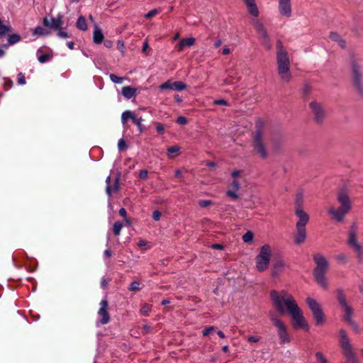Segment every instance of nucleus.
Segmentation results:
<instances>
[{"label":"nucleus","mask_w":363,"mask_h":363,"mask_svg":"<svg viewBox=\"0 0 363 363\" xmlns=\"http://www.w3.org/2000/svg\"><path fill=\"white\" fill-rule=\"evenodd\" d=\"M110 79L115 84H122L125 79L124 77H120L114 74H110Z\"/></svg>","instance_id":"nucleus-38"},{"label":"nucleus","mask_w":363,"mask_h":363,"mask_svg":"<svg viewBox=\"0 0 363 363\" xmlns=\"http://www.w3.org/2000/svg\"><path fill=\"white\" fill-rule=\"evenodd\" d=\"M99 305L100 308L98 311V315L101 317L100 323L102 325H106L110 321V315L108 312V303L107 300H102Z\"/></svg>","instance_id":"nucleus-18"},{"label":"nucleus","mask_w":363,"mask_h":363,"mask_svg":"<svg viewBox=\"0 0 363 363\" xmlns=\"http://www.w3.org/2000/svg\"><path fill=\"white\" fill-rule=\"evenodd\" d=\"M177 122L180 125H185L187 123V120L184 116H179V118H177Z\"/></svg>","instance_id":"nucleus-55"},{"label":"nucleus","mask_w":363,"mask_h":363,"mask_svg":"<svg viewBox=\"0 0 363 363\" xmlns=\"http://www.w3.org/2000/svg\"><path fill=\"white\" fill-rule=\"evenodd\" d=\"M259 339L258 336H250L247 337V340L250 342H257L259 341Z\"/></svg>","instance_id":"nucleus-58"},{"label":"nucleus","mask_w":363,"mask_h":363,"mask_svg":"<svg viewBox=\"0 0 363 363\" xmlns=\"http://www.w3.org/2000/svg\"><path fill=\"white\" fill-rule=\"evenodd\" d=\"M160 89H169V90H175V91H182L186 88V85L181 82H171L167 81L166 82L162 84L160 86Z\"/></svg>","instance_id":"nucleus-19"},{"label":"nucleus","mask_w":363,"mask_h":363,"mask_svg":"<svg viewBox=\"0 0 363 363\" xmlns=\"http://www.w3.org/2000/svg\"><path fill=\"white\" fill-rule=\"evenodd\" d=\"M77 27L82 30H86L87 29L86 20L83 16L79 17L77 22Z\"/></svg>","instance_id":"nucleus-32"},{"label":"nucleus","mask_w":363,"mask_h":363,"mask_svg":"<svg viewBox=\"0 0 363 363\" xmlns=\"http://www.w3.org/2000/svg\"><path fill=\"white\" fill-rule=\"evenodd\" d=\"M136 92L137 89L130 86H125L121 89V93L123 96L127 99H130L135 96Z\"/></svg>","instance_id":"nucleus-24"},{"label":"nucleus","mask_w":363,"mask_h":363,"mask_svg":"<svg viewBox=\"0 0 363 363\" xmlns=\"http://www.w3.org/2000/svg\"><path fill=\"white\" fill-rule=\"evenodd\" d=\"M94 42L96 44L101 43L104 40V35L99 28H96L93 35Z\"/></svg>","instance_id":"nucleus-26"},{"label":"nucleus","mask_w":363,"mask_h":363,"mask_svg":"<svg viewBox=\"0 0 363 363\" xmlns=\"http://www.w3.org/2000/svg\"><path fill=\"white\" fill-rule=\"evenodd\" d=\"M180 147L177 145L172 146L167 149L168 156L171 158L179 154Z\"/></svg>","instance_id":"nucleus-31"},{"label":"nucleus","mask_w":363,"mask_h":363,"mask_svg":"<svg viewBox=\"0 0 363 363\" xmlns=\"http://www.w3.org/2000/svg\"><path fill=\"white\" fill-rule=\"evenodd\" d=\"M50 32L41 26H37L33 31V35L34 36H46L50 35Z\"/></svg>","instance_id":"nucleus-25"},{"label":"nucleus","mask_w":363,"mask_h":363,"mask_svg":"<svg viewBox=\"0 0 363 363\" xmlns=\"http://www.w3.org/2000/svg\"><path fill=\"white\" fill-rule=\"evenodd\" d=\"M161 218V213L156 210V211H153V213H152V218L155 220H159Z\"/></svg>","instance_id":"nucleus-53"},{"label":"nucleus","mask_w":363,"mask_h":363,"mask_svg":"<svg viewBox=\"0 0 363 363\" xmlns=\"http://www.w3.org/2000/svg\"><path fill=\"white\" fill-rule=\"evenodd\" d=\"M233 77L231 74H229L228 77L224 80L225 84H233Z\"/></svg>","instance_id":"nucleus-56"},{"label":"nucleus","mask_w":363,"mask_h":363,"mask_svg":"<svg viewBox=\"0 0 363 363\" xmlns=\"http://www.w3.org/2000/svg\"><path fill=\"white\" fill-rule=\"evenodd\" d=\"M330 38L332 40L337 42L340 48H344L345 47V42L342 39V38L338 34L332 33L330 35Z\"/></svg>","instance_id":"nucleus-27"},{"label":"nucleus","mask_w":363,"mask_h":363,"mask_svg":"<svg viewBox=\"0 0 363 363\" xmlns=\"http://www.w3.org/2000/svg\"><path fill=\"white\" fill-rule=\"evenodd\" d=\"M131 120L138 126L140 133H142L144 130V125L142 124L143 121V118H137L135 114H133Z\"/></svg>","instance_id":"nucleus-30"},{"label":"nucleus","mask_w":363,"mask_h":363,"mask_svg":"<svg viewBox=\"0 0 363 363\" xmlns=\"http://www.w3.org/2000/svg\"><path fill=\"white\" fill-rule=\"evenodd\" d=\"M347 259V256L344 253H340L337 256V259L339 262H345Z\"/></svg>","instance_id":"nucleus-52"},{"label":"nucleus","mask_w":363,"mask_h":363,"mask_svg":"<svg viewBox=\"0 0 363 363\" xmlns=\"http://www.w3.org/2000/svg\"><path fill=\"white\" fill-rule=\"evenodd\" d=\"M315 357L319 363H328L327 359L324 357L323 354L320 352L315 353Z\"/></svg>","instance_id":"nucleus-39"},{"label":"nucleus","mask_w":363,"mask_h":363,"mask_svg":"<svg viewBox=\"0 0 363 363\" xmlns=\"http://www.w3.org/2000/svg\"><path fill=\"white\" fill-rule=\"evenodd\" d=\"M57 35L61 38H69V35L66 32H64V31H62V30H60L58 33H57Z\"/></svg>","instance_id":"nucleus-59"},{"label":"nucleus","mask_w":363,"mask_h":363,"mask_svg":"<svg viewBox=\"0 0 363 363\" xmlns=\"http://www.w3.org/2000/svg\"><path fill=\"white\" fill-rule=\"evenodd\" d=\"M337 301H338L340 305L341 306L342 310L345 312V315H344L345 320L347 323H349L350 324H353V321H352V314H353V309L347 303L346 298H345V295L343 294L342 290L338 289L337 291Z\"/></svg>","instance_id":"nucleus-10"},{"label":"nucleus","mask_w":363,"mask_h":363,"mask_svg":"<svg viewBox=\"0 0 363 363\" xmlns=\"http://www.w3.org/2000/svg\"><path fill=\"white\" fill-rule=\"evenodd\" d=\"M182 41L183 42L184 46L190 47L194 44L196 40L194 38H183L182 40Z\"/></svg>","instance_id":"nucleus-40"},{"label":"nucleus","mask_w":363,"mask_h":363,"mask_svg":"<svg viewBox=\"0 0 363 363\" xmlns=\"http://www.w3.org/2000/svg\"><path fill=\"white\" fill-rule=\"evenodd\" d=\"M242 238L244 242L250 243L253 240L254 234L252 231H247L242 235Z\"/></svg>","instance_id":"nucleus-35"},{"label":"nucleus","mask_w":363,"mask_h":363,"mask_svg":"<svg viewBox=\"0 0 363 363\" xmlns=\"http://www.w3.org/2000/svg\"><path fill=\"white\" fill-rule=\"evenodd\" d=\"M111 182V177H108L106 179V182L107 184V186H106V193L108 196H111V187L109 186V183Z\"/></svg>","instance_id":"nucleus-50"},{"label":"nucleus","mask_w":363,"mask_h":363,"mask_svg":"<svg viewBox=\"0 0 363 363\" xmlns=\"http://www.w3.org/2000/svg\"><path fill=\"white\" fill-rule=\"evenodd\" d=\"M52 57V54L51 52H47V53H44V54L39 55L38 57V60L40 63H45L46 62L49 61L50 60H51Z\"/></svg>","instance_id":"nucleus-33"},{"label":"nucleus","mask_w":363,"mask_h":363,"mask_svg":"<svg viewBox=\"0 0 363 363\" xmlns=\"http://www.w3.org/2000/svg\"><path fill=\"white\" fill-rule=\"evenodd\" d=\"M9 31H11V27L3 24L0 26V36L6 35Z\"/></svg>","instance_id":"nucleus-42"},{"label":"nucleus","mask_w":363,"mask_h":363,"mask_svg":"<svg viewBox=\"0 0 363 363\" xmlns=\"http://www.w3.org/2000/svg\"><path fill=\"white\" fill-rule=\"evenodd\" d=\"M133 113H132L130 111H124L121 115V122L123 124H125L128 119H132Z\"/></svg>","instance_id":"nucleus-34"},{"label":"nucleus","mask_w":363,"mask_h":363,"mask_svg":"<svg viewBox=\"0 0 363 363\" xmlns=\"http://www.w3.org/2000/svg\"><path fill=\"white\" fill-rule=\"evenodd\" d=\"M357 231H358V225L356 223H353L350 227L348 233H357Z\"/></svg>","instance_id":"nucleus-47"},{"label":"nucleus","mask_w":363,"mask_h":363,"mask_svg":"<svg viewBox=\"0 0 363 363\" xmlns=\"http://www.w3.org/2000/svg\"><path fill=\"white\" fill-rule=\"evenodd\" d=\"M306 239V227L296 225V234L294 235V242L299 245L303 243Z\"/></svg>","instance_id":"nucleus-21"},{"label":"nucleus","mask_w":363,"mask_h":363,"mask_svg":"<svg viewBox=\"0 0 363 363\" xmlns=\"http://www.w3.org/2000/svg\"><path fill=\"white\" fill-rule=\"evenodd\" d=\"M122 228H123V225L121 223H120L118 221L114 223L113 226V230L114 235L116 236L119 235Z\"/></svg>","instance_id":"nucleus-37"},{"label":"nucleus","mask_w":363,"mask_h":363,"mask_svg":"<svg viewBox=\"0 0 363 363\" xmlns=\"http://www.w3.org/2000/svg\"><path fill=\"white\" fill-rule=\"evenodd\" d=\"M314 280L317 284L323 289H327L329 284L326 274H314Z\"/></svg>","instance_id":"nucleus-22"},{"label":"nucleus","mask_w":363,"mask_h":363,"mask_svg":"<svg viewBox=\"0 0 363 363\" xmlns=\"http://www.w3.org/2000/svg\"><path fill=\"white\" fill-rule=\"evenodd\" d=\"M156 129H157V132H159L160 133H163V132H164V126L161 123H157L156 124Z\"/></svg>","instance_id":"nucleus-61"},{"label":"nucleus","mask_w":363,"mask_h":363,"mask_svg":"<svg viewBox=\"0 0 363 363\" xmlns=\"http://www.w3.org/2000/svg\"><path fill=\"white\" fill-rule=\"evenodd\" d=\"M241 189V184L239 180H231L228 185L226 196L232 200H238L240 198L238 191Z\"/></svg>","instance_id":"nucleus-14"},{"label":"nucleus","mask_w":363,"mask_h":363,"mask_svg":"<svg viewBox=\"0 0 363 363\" xmlns=\"http://www.w3.org/2000/svg\"><path fill=\"white\" fill-rule=\"evenodd\" d=\"M303 196H304L303 190L299 189L296 194V207H297V206L301 207V205L303 201Z\"/></svg>","instance_id":"nucleus-28"},{"label":"nucleus","mask_w":363,"mask_h":363,"mask_svg":"<svg viewBox=\"0 0 363 363\" xmlns=\"http://www.w3.org/2000/svg\"><path fill=\"white\" fill-rule=\"evenodd\" d=\"M21 40V37L17 34H12L9 36L8 45H13Z\"/></svg>","instance_id":"nucleus-36"},{"label":"nucleus","mask_w":363,"mask_h":363,"mask_svg":"<svg viewBox=\"0 0 363 363\" xmlns=\"http://www.w3.org/2000/svg\"><path fill=\"white\" fill-rule=\"evenodd\" d=\"M269 315L272 323L277 330L280 344L284 345L289 343L291 341V339L284 323L279 319L274 312H270Z\"/></svg>","instance_id":"nucleus-6"},{"label":"nucleus","mask_w":363,"mask_h":363,"mask_svg":"<svg viewBox=\"0 0 363 363\" xmlns=\"http://www.w3.org/2000/svg\"><path fill=\"white\" fill-rule=\"evenodd\" d=\"M245 6H247L248 13L254 16V17H258L259 15V11L258 9V7L255 3V0H247V1L244 2Z\"/></svg>","instance_id":"nucleus-23"},{"label":"nucleus","mask_w":363,"mask_h":363,"mask_svg":"<svg viewBox=\"0 0 363 363\" xmlns=\"http://www.w3.org/2000/svg\"><path fill=\"white\" fill-rule=\"evenodd\" d=\"M278 11L281 16L290 18L292 14L291 0H278Z\"/></svg>","instance_id":"nucleus-15"},{"label":"nucleus","mask_w":363,"mask_h":363,"mask_svg":"<svg viewBox=\"0 0 363 363\" xmlns=\"http://www.w3.org/2000/svg\"><path fill=\"white\" fill-rule=\"evenodd\" d=\"M212 204V201L211 200H200L199 201V205L202 207L205 208Z\"/></svg>","instance_id":"nucleus-45"},{"label":"nucleus","mask_w":363,"mask_h":363,"mask_svg":"<svg viewBox=\"0 0 363 363\" xmlns=\"http://www.w3.org/2000/svg\"><path fill=\"white\" fill-rule=\"evenodd\" d=\"M159 13H160V10L157 9H152L150 11H149L147 13H146L145 15V17L146 18H151L153 16H156Z\"/></svg>","instance_id":"nucleus-43"},{"label":"nucleus","mask_w":363,"mask_h":363,"mask_svg":"<svg viewBox=\"0 0 363 363\" xmlns=\"http://www.w3.org/2000/svg\"><path fill=\"white\" fill-rule=\"evenodd\" d=\"M316 122L320 123L325 116V111L323 106L317 101H311L309 104Z\"/></svg>","instance_id":"nucleus-16"},{"label":"nucleus","mask_w":363,"mask_h":363,"mask_svg":"<svg viewBox=\"0 0 363 363\" xmlns=\"http://www.w3.org/2000/svg\"><path fill=\"white\" fill-rule=\"evenodd\" d=\"M213 104L220 105V106H228V102L224 99H218V100H215L213 101Z\"/></svg>","instance_id":"nucleus-48"},{"label":"nucleus","mask_w":363,"mask_h":363,"mask_svg":"<svg viewBox=\"0 0 363 363\" xmlns=\"http://www.w3.org/2000/svg\"><path fill=\"white\" fill-rule=\"evenodd\" d=\"M117 47H118V49L121 52H123V53L124 52V51H125V45H124V43L123 42L118 41V44H117Z\"/></svg>","instance_id":"nucleus-60"},{"label":"nucleus","mask_w":363,"mask_h":363,"mask_svg":"<svg viewBox=\"0 0 363 363\" xmlns=\"http://www.w3.org/2000/svg\"><path fill=\"white\" fill-rule=\"evenodd\" d=\"M272 255V248L269 245H262L255 258L256 267L259 271H264L267 269Z\"/></svg>","instance_id":"nucleus-8"},{"label":"nucleus","mask_w":363,"mask_h":363,"mask_svg":"<svg viewBox=\"0 0 363 363\" xmlns=\"http://www.w3.org/2000/svg\"><path fill=\"white\" fill-rule=\"evenodd\" d=\"M211 247L213 249H215V250H222L224 249V246L223 245H220V244H213L211 245Z\"/></svg>","instance_id":"nucleus-62"},{"label":"nucleus","mask_w":363,"mask_h":363,"mask_svg":"<svg viewBox=\"0 0 363 363\" xmlns=\"http://www.w3.org/2000/svg\"><path fill=\"white\" fill-rule=\"evenodd\" d=\"M213 331H215V328L213 326H210L203 330V335L207 336L210 333Z\"/></svg>","instance_id":"nucleus-49"},{"label":"nucleus","mask_w":363,"mask_h":363,"mask_svg":"<svg viewBox=\"0 0 363 363\" xmlns=\"http://www.w3.org/2000/svg\"><path fill=\"white\" fill-rule=\"evenodd\" d=\"M62 18L63 16L62 14H58L56 18H44L43 23L45 27L54 30H60L62 26Z\"/></svg>","instance_id":"nucleus-17"},{"label":"nucleus","mask_w":363,"mask_h":363,"mask_svg":"<svg viewBox=\"0 0 363 363\" xmlns=\"http://www.w3.org/2000/svg\"><path fill=\"white\" fill-rule=\"evenodd\" d=\"M184 43H183V42H182V40H181V41L179 42V43H178V44L177 45V46H176V48H177V50L179 52L182 51V50H183V49H184Z\"/></svg>","instance_id":"nucleus-64"},{"label":"nucleus","mask_w":363,"mask_h":363,"mask_svg":"<svg viewBox=\"0 0 363 363\" xmlns=\"http://www.w3.org/2000/svg\"><path fill=\"white\" fill-rule=\"evenodd\" d=\"M337 200L340 203V206L338 208L333 206L328 208V213L335 221L342 223L344 221L346 215L352 210V202L348 194L343 189L338 192Z\"/></svg>","instance_id":"nucleus-2"},{"label":"nucleus","mask_w":363,"mask_h":363,"mask_svg":"<svg viewBox=\"0 0 363 363\" xmlns=\"http://www.w3.org/2000/svg\"><path fill=\"white\" fill-rule=\"evenodd\" d=\"M274 266L277 270H284L286 269V263L283 259L279 258L275 261Z\"/></svg>","instance_id":"nucleus-29"},{"label":"nucleus","mask_w":363,"mask_h":363,"mask_svg":"<svg viewBox=\"0 0 363 363\" xmlns=\"http://www.w3.org/2000/svg\"><path fill=\"white\" fill-rule=\"evenodd\" d=\"M18 82L19 84H26V79L22 73H19L18 75Z\"/></svg>","instance_id":"nucleus-54"},{"label":"nucleus","mask_w":363,"mask_h":363,"mask_svg":"<svg viewBox=\"0 0 363 363\" xmlns=\"http://www.w3.org/2000/svg\"><path fill=\"white\" fill-rule=\"evenodd\" d=\"M277 72L281 79L289 82L291 79L290 60L286 50L279 43L277 46Z\"/></svg>","instance_id":"nucleus-3"},{"label":"nucleus","mask_w":363,"mask_h":363,"mask_svg":"<svg viewBox=\"0 0 363 363\" xmlns=\"http://www.w3.org/2000/svg\"><path fill=\"white\" fill-rule=\"evenodd\" d=\"M252 25L259 35L262 45L267 50L271 49L270 39L263 23L259 19H255L252 21Z\"/></svg>","instance_id":"nucleus-9"},{"label":"nucleus","mask_w":363,"mask_h":363,"mask_svg":"<svg viewBox=\"0 0 363 363\" xmlns=\"http://www.w3.org/2000/svg\"><path fill=\"white\" fill-rule=\"evenodd\" d=\"M118 147L119 150H123L126 148V144L123 139H120L118 143Z\"/></svg>","instance_id":"nucleus-51"},{"label":"nucleus","mask_w":363,"mask_h":363,"mask_svg":"<svg viewBox=\"0 0 363 363\" xmlns=\"http://www.w3.org/2000/svg\"><path fill=\"white\" fill-rule=\"evenodd\" d=\"M347 245L354 250L357 259L362 260L363 246L358 241L357 233H348Z\"/></svg>","instance_id":"nucleus-11"},{"label":"nucleus","mask_w":363,"mask_h":363,"mask_svg":"<svg viewBox=\"0 0 363 363\" xmlns=\"http://www.w3.org/2000/svg\"><path fill=\"white\" fill-rule=\"evenodd\" d=\"M151 311V306L149 304H145L140 309V312L143 315H148L150 311Z\"/></svg>","instance_id":"nucleus-41"},{"label":"nucleus","mask_w":363,"mask_h":363,"mask_svg":"<svg viewBox=\"0 0 363 363\" xmlns=\"http://www.w3.org/2000/svg\"><path fill=\"white\" fill-rule=\"evenodd\" d=\"M350 66L355 91L358 94L363 95V74L359 60L354 56L351 57L350 60Z\"/></svg>","instance_id":"nucleus-4"},{"label":"nucleus","mask_w":363,"mask_h":363,"mask_svg":"<svg viewBox=\"0 0 363 363\" xmlns=\"http://www.w3.org/2000/svg\"><path fill=\"white\" fill-rule=\"evenodd\" d=\"M295 213L298 218V220L296 222V226L306 227V224L309 221L308 215L303 210L302 207H296Z\"/></svg>","instance_id":"nucleus-20"},{"label":"nucleus","mask_w":363,"mask_h":363,"mask_svg":"<svg viewBox=\"0 0 363 363\" xmlns=\"http://www.w3.org/2000/svg\"><path fill=\"white\" fill-rule=\"evenodd\" d=\"M241 175V171L240 170H235L233 172H232L231 173V177H232V179L231 180H239V177H240Z\"/></svg>","instance_id":"nucleus-46"},{"label":"nucleus","mask_w":363,"mask_h":363,"mask_svg":"<svg viewBox=\"0 0 363 363\" xmlns=\"http://www.w3.org/2000/svg\"><path fill=\"white\" fill-rule=\"evenodd\" d=\"M254 149L257 155L262 159L267 157V152L263 143V134L260 130H257L253 138Z\"/></svg>","instance_id":"nucleus-12"},{"label":"nucleus","mask_w":363,"mask_h":363,"mask_svg":"<svg viewBox=\"0 0 363 363\" xmlns=\"http://www.w3.org/2000/svg\"><path fill=\"white\" fill-rule=\"evenodd\" d=\"M147 174L148 172L146 169H142L139 173V177L141 179H146L147 177Z\"/></svg>","instance_id":"nucleus-57"},{"label":"nucleus","mask_w":363,"mask_h":363,"mask_svg":"<svg viewBox=\"0 0 363 363\" xmlns=\"http://www.w3.org/2000/svg\"><path fill=\"white\" fill-rule=\"evenodd\" d=\"M140 289V283L138 281H133L129 287L130 291H138Z\"/></svg>","instance_id":"nucleus-44"},{"label":"nucleus","mask_w":363,"mask_h":363,"mask_svg":"<svg viewBox=\"0 0 363 363\" xmlns=\"http://www.w3.org/2000/svg\"><path fill=\"white\" fill-rule=\"evenodd\" d=\"M270 297L273 306L280 315L289 313L291 318V324L294 329H303L308 331L310 326L304 318L302 311L298 307L293 296L282 290L270 291Z\"/></svg>","instance_id":"nucleus-1"},{"label":"nucleus","mask_w":363,"mask_h":363,"mask_svg":"<svg viewBox=\"0 0 363 363\" xmlns=\"http://www.w3.org/2000/svg\"><path fill=\"white\" fill-rule=\"evenodd\" d=\"M119 214L121 216H122L123 218H125L127 217V212L126 210L124 208H121L119 210Z\"/></svg>","instance_id":"nucleus-63"},{"label":"nucleus","mask_w":363,"mask_h":363,"mask_svg":"<svg viewBox=\"0 0 363 363\" xmlns=\"http://www.w3.org/2000/svg\"><path fill=\"white\" fill-rule=\"evenodd\" d=\"M306 302L310 308L316 325H323L325 323V316L320 304L314 298L308 297Z\"/></svg>","instance_id":"nucleus-7"},{"label":"nucleus","mask_w":363,"mask_h":363,"mask_svg":"<svg viewBox=\"0 0 363 363\" xmlns=\"http://www.w3.org/2000/svg\"><path fill=\"white\" fill-rule=\"evenodd\" d=\"M339 343L344 355L347 359V363H358L356 358V354L352 349L351 341L346 331L343 329H341L339 333Z\"/></svg>","instance_id":"nucleus-5"},{"label":"nucleus","mask_w":363,"mask_h":363,"mask_svg":"<svg viewBox=\"0 0 363 363\" xmlns=\"http://www.w3.org/2000/svg\"><path fill=\"white\" fill-rule=\"evenodd\" d=\"M313 261L316 266L315 270L317 272H325L329 270V262L323 255L320 253L314 254Z\"/></svg>","instance_id":"nucleus-13"}]
</instances>
